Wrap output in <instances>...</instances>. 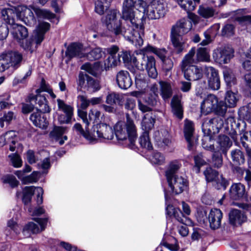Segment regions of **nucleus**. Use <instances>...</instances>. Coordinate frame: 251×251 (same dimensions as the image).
<instances>
[{
    "mask_svg": "<svg viewBox=\"0 0 251 251\" xmlns=\"http://www.w3.org/2000/svg\"><path fill=\"white\" fill-rule=\"evenodd\" d=\"M65 54L69 60L73 57L79 58L85 57V53L83 52V49L82 46L76 43H73L69 46Z\"/></svg>",
    "mask_w": 251,
    "mask_h": 251,
    "instance_id": "nucleus-20",
    "label": "nucleus"
},
{
    "mask_svg": "<svg viewBox=\"0 0 251 251\" xmlns=\"http://www.w3.org/2000/svg\"><path fill=\"white\" fill-rule=\"evenodd\" d=\"M204 175L206 180L211 182L216 180L219 176V173L218 171L213 170L211 167H208L204 171Z\"/></svg>",
    "mask_w": 251,
    "mask_h": 251,
    "instance_id": "nucleus-55",
    "label": "nucleus"
},
{
    "mask_svg": "<svg viewBox=\"0 0 251 251\" xmlns=\"http://www.w3.org/2000/svg\"><path fill=\"white\" fill-rule=\"evenodd\" d=\"M166 211L167 215L170 217H174L179 222L184 225L178 227V232L183 237L187 236L189 229L187 226L191 225L192 221L188 217L184 216L179 209L175 208L172 205H168L166 208Z\"/></svg>",
    "mask_w": 251,
    "mask_h": 251,
    "instance_id": "nucleus-6",
    "label": "nucleus"
},
{
    "mask_svg": "<svg viewBox=\"0 0 251 251\" xmlns=\"http://www.w3.org/2000/svg\"><path fill=\"white\" fill-rule=\"evenodd\" d=\"M66 127L62 126L55 127L53 130L50 132V136L54 139H58L61 138L65 133Z\"/></svg>",
    "mask_w": 251,
    "mask_h": 251,
    "instance_id": "nucleus-60",
    "label": "nucleus"
},
{
    "mask_svg": "<svg viewBox=\"0 0 251 251\" xmlns=\"http://www.w3.org/2000/svg\"><path fill=\"white\" fill-rule=\"evenodd\" d=\"M114 130L118 140H128L129 147L133 148L137 135L136 126L132 120L127 119L126 124L118 122L115 125Z\"/></svg>",
    "mask_w": 251,
    "mask_h": 251,
    "instance_id": "nucleus-2",
    "label": "nucleus"
},
{
    "mask_svg": "<svg viewBox=\"0 0 251 251\" xmlns=\"http://www.w3.org/2000/svg\"><path fill=\"white\" fill-rule=\"evenodd\" d=\"M119 13V11L115 9L109 11L105 17L104 22L108 30L116 35L122 34L129 40L130 34L132 33L131 29L121 27V21L117 19V15Z\"/></svg>",
    "mask_w": 251,
    "mask_h": 251,
    "instance_id": "nucleus-3",
    "label": "nucleus"
},
{
    "mask_svg": "<svg viewBox=\"0 0 251 251\" xmlns=\"http://www.w3.org/2000/svg\"><path fill=\"white\" fill-rule=\"evenodd\" d=\"M57 102L59 110L62 111L65 114L73 116L74 108L72 106L66 104L63 100L59 99L57 100Z\"/></svg>",
    "mask_w": 251,
    "mask_h": 251,
    "instance_id": "nucleus-41",
    "label": "nucleus"
},
{
    "mask_svg": "<svg viewBox=\"0 0 251 251\" xmlns=\"http://www.w3.org/2000/svg\"><path fill=\"white\" fill-rule=\"evenodd\" d=\"M21 53L16 51H5L0 54V72H3L10 67L18 68L22 61Z\"/></svg>",
    "mask_w": 251,
    "mask_h": 251,
    "instance_id": "nucleus-5",
    "label": "nucleus"
},
{
    "mask_svg": "<svg viewBox=\"0 0 251 251\" xmlns=\"http://www.w3.org/2000/svg\"><path fill=\"white\" fill-rule=\"evenodd\" d=\"M171 40L177 52L178 53L181 52L184 48L185 42L182 35L171 32Z\"/></svg>",
    "mask_w": 251,
    "mask_h": 251,
    "instance_id": "nucleus-33",
    "label": "nucleus"
},
{
    "mask_svg": "<svg viewBox=\"0 0 251 251\" xmlns=\"http://www.w3.org/2000/svg\"><path fill=\"white\" fill-rule=\"evenodd\" d=\"M50 28V24L47 22H41L39 23L38 27L33 36V41L37 45H39L44 39V35Z\"/></svg>",
    "mask_w": 251,
    "mask_h": 251,
    "instance_id": "nucleus-24",
    "label": "nucleus"
},
{
    "mask_svg": "<svg viewBox=\"0 0 251 251\" xmlns=\"http://www.w3.org/2000/svg\"><path fill=\"white\" fill-rule=\"evenodd\" d=\"M224 78L227 86L231 87L236 83V79L232 71L229 69H226L223 72Z\"/></svg>",
    "mask_w": 251,
    "mask_h": 251,
    "instance_id": "nucleus-44",
    "label": "nucleus"
},
{
    "mask_svg": "<svg viewBox=\"0 0 251 251\" xmlns=\"http://www.w3.org/2000/svg\"><path fill=\"white\" fill-rule=\"evenodd\" d=\"M31 8L39 18L50 19L54 18L55 17L54 14L47 10L41 9L34 6H32Z\"/></svg>",
    "mask_w": 251,
    "mask_h": 251,
    "instance_id": "nucleus-43",
    "label": "nucleus"
},
{
    "mask_svg": "<svg viewBox=\"0 0 251 251\" xmlns=\"http://www.w3.org/2000/svg\"><path fill=\"white\" fill-rule=\"evenodd\" d=\"M197 61H209L210 56L208 50L205 48H201L198 50L197 54Z\"/></svg>",
    "mask_w": 251,
    "mask_h": 251,
    "instance_id": "nucleus-50",
    "label": "nucleus"
},
{
    "mask_svg": "<svg viewBox=\"0 0 251 251\" xmlns=\"http://www.w3.org/2000/svg\"><path fill=\"white\" fill-rule=\"evenodd\" d=\"M148 81L144 75H139L135 77V84L139 89H145L147 87Z\"/></svg>",
    "mask_w": 251,
    "mask_h": 251,
    "instance_id": "nucleus-57",
    "label": "nucleus"
},
{
    "mask_svg": "<svg viewBox=\"0 0 251 251\" xmlns=\"http://www.w3.org/2000/svg\"><path fill=\"white\" fill-rule=\"evenodd\" d=\"M96 63L92 64L89 63H86L81 67V69L86 71L90 74L96 76L97 75V70L95 67Z\"/></svg>",
    "mask_w": 251,
    "mask_h": 251,
    "instance_id": "nucleus-63",
    "label": "nucleus"
},
{
    "mask_svg": "<svg viewBox=\"0 0 251 251\" xmlns=\"http://www.w3.org/2000/svg\"><path fill=\"white\" fill-rule=\"evenodd\" d=\"M227 106L228 105L223 101L218 102L217 107L214 111H215L218 115L223 116L226 112Z\"/></svg>",
    "mask_w": 251,
    "mask_h": 251,
    "instance_id": "nucleus-61",
    "label": "nucleus"
},
{
    "mask_svg": "<svg viewBox=\"0 0 251 251\" xmlns=\"http://www.w3.org/2000/svg\"><path fill=\"white\" fill-rule=\"evenodd\" d=\"M1 180L3 183L9 184L12 188H15L19 185V182L16 178L12 175H6L1 178Z\"/></svg>",
    "mask_w": 251,
    "mask_h": 251,
    "instance_id": "nucleus-52",
    "label": "nucleus"
},
{
    "mask_svg": "<svg viewBox=\"0 0 251 251\" xmlns=\"http://www.w3.org/2000/svg\"><path fill=\"white\" fill-rule=\"evenodd\" d=\"M223 213L219 209H213L208 215V221L210 227L213 229L219 228L221 225V220Z\"/></svg>",
    "mask_w": 251,
    "mask_h": 251,
    "instance_id": "nucleus-18",
    "label": "nucleus"
},
{
    "mask_svg": "<svg viewBox=\"0 0 251 251\" xmlns=\"http://www.w3.org/2000/svg\"><path fill=\"white\" fill-rule=\"evenodd\" d=\"M178 4L187 12L193 11L196 7V4L192 0H177Z\"/></svg>",
    "mask_w": 251,
    "mask_h": 251,
    "instance_id": "nucleus-51",
    "label": "nucleus"
},
{
    "mask_svg": "<svg viewBox=\"0 0 251 251\" xmlns=\"http://www.w3.org/2000/svg\"><path fill=\"white\" fill-rule=\"evenodd\" d=\"M138 1L134 0H124L122 5L121 18L125 21L128 28L131 29L129 40L137 47L143 44L142 37L144 35V15L139 19L135 15V6Z\"/></svg>",
    "mask_w": 251,
    "mask_h": 251,
    "instance_id": "nucleus-1",
    "label": "nucleus"
},
{
    "mask_svg": "<svg viewBox=\"0 0 251 251\" xmlns=\"http://www.w3.org/2000/svg\"><path fill=\"white\" fill-rule=\"evenodd\" d=\"M227 133L230 136L234 142L237 140V132H239L240 124L236 123L234 117H229L226 120Z\"/></svg>",
    "mask_w": 251,
    "mask_h": 251,
    "instance_id": "nucleus-22",
    "label": "nucleus"
},
{
    "mask_svg": "<svg viewBox=\"0 0 251 251\" xmlns=\"http://www.w3.org/2000/svg\"><path fill=\"white\" fill-rule=\"evenodd\" d=\"M218 99L213 94L208 95L201 103V112L207 115L214 111L217 107Z\"/></svg>",
    "mask_w": 251,
    "mask_h": 251,
    "instance_id": "nucleus-14",
    "label": "nucleus"
},
{
    "mask_svg": "<svg viewBox=\"0 0 251 251\" xmlns=\"http://www.w3.org/2000/svg\"><path fill=\"white\" fill-rule=\"evenodd\" d=\"M230 157L233 165H242L245 162L244 153L239 149L231 151Z\"/></svg>",
    "mask_w": 251,
    "mask_h": 251,
    "instance_id": "nucleus-29",
    "label": "nucleus"
},
{
    "mask_svg": "<svg viewBox=\"0 0 251 251\" xmlns=\"http://www.w3.org/2000/svg\"><path fill=\"white\" fill-rule=\"evenodd\" d=\"M211 163L215 168H220L223 164V156L220 152L214 151L212 155Z\"/></svg>",
    "mask_w": 251,
    "mask_h": 251,
    "instance_id": "nucleus-49",
    "label": "nucleus"
},
{
    "mask_svg": "<svg viewBox=\"0 0 251 251\" xmlns=\"http://www.w3.org/2000/svg\"><path fill=\"white\" fill-rule=\"evenodd\" d=\"M194 161L195 165L194 169L196 170V172L199 173L200 172V167L206 164V161L203 158V155L201 153L194 156Z\"/></svg>",
    "mask_w": 251,
    "mask_h": 251,
    "instance_id": "nucleus-58",
    "label": "nucleus"
},
{
    "mask_svg": "<svg viewBox=\"0 0 251 251\" xmlns=\"http://www.w3.org/2000/svg\"><path fill=\"white\" fill-rule=\"evenodd\" d=\"M155 121V119L152 117L145 115L142 122V127L144 132L149 133V131L153 127Z\"/></svg>",
    "mask_w": 251,
    "mask_h": 251,
    "instance_id": "nucleus-40",
    "label": "nucleus"
},
{
    "mask_svg": "<svg viewBox=\"0 0 251 251\" xmlns=\"http://www.w3.org/2000/svg\"><path fill=\"white\" fill-rule=\"evenodd\" d=\"M123 95L116 92L109 93L106 96L105 102L109 105H122L123 103Z\"/></svg>",
    "mask_w": 251,
    "mask_h": 251,
    "instance_id": "nucleus-30",
    "label": "nucleus"
},
{
    "mask_svg": "<svg viewBox=\"0 0 251 251\" xmlns=\"http://www.w3.org/2000/svg\"><path fill=\"white\" fill-rule=\"evenodd\" d=\"M19 9V18L26 25L33 26L36 23V20L34 16L32 11L26 6H22Z\"/></svg>",
    "mask_w": 251,
    "mask_h": 251,
    "instance_id": "nucleus-16",
    "label": "nucleus"
},
{
    "mask_svg": "<svg viewBox=\"0 0 251 251\" xmlns=\"http://www.w3.org/2000/svg\"><path fill=\"white\" fill-rule=\"evenodd\" d=\"M138 4L140 7L142 8L144 14L146 12V15L150 19H159L163 17L166 13L164 5L158 1H154L149 5L147 10L145 9L146 3L143 0H138Z\"/></svg>",
    "mask_w": 251,
    "mask_h": 251,
    "instance_id": "nucleus-7",
    "label": "nucleus"
},
{
    "mask_svg": "<svg viewBox=\"0 0 251 251\" xmlns=\"http://www.w3.org/2000/svg\"><path fill=\"white\" fill-rule=\"evenodd\" d=\"M182 71L184 73V77L189 81L198 80L203 76V71L201 68L197 66H189Z\"/></svg>",
    "mask_w": 251,
    "mask_h": 251,
    "instance_id": "nucleus-13",
    "label": "nucleus"
},
{
    "mask_svg": "<svg viewBox=\"0 0 251 251\" xmlns=\"http://www.w3.org/2000/svg\"><path fill=\"white\" fill-rule=\"evenodd\" d=\"M116 82L118 86L122 89H127L131 87L132 81L127 71L121 70L116 75Z\"/></svg>",
    "mask_w": 251,
    "mask_h": 251,
    "instance_id": "nucleus-17",
    "label": "nucleus"
},
{
    "mask_svg": "<svg viewBox=\"0 0 251 251\" xmlns=\"http://www.w3.org/2000/svg\"><path fill=\"white\" fill-rule=\"evenodd\" d=\"M171 105L173 113L179 119L183 116L182 107L180 99L178 96H174L171 100Z\"/></svg>",
    "mask_w": 251,
    "mask_h": 251,
    "instance_id": "nucleus-32",
    "label": "nucleus"
},
{
    "mask_svg": "<svg viewBox=\"0 0 251 251\" xmlns=\"http://www.w3.org/2000/svg\"><path fill=\"white\" fill-rule=\"evenodd\" d=\"M102 55V53L100 48H95L91 50L87 54H85V57L88 60L94 61L100 59Z\"/></svg>",
    "mask_w": 251,
    "mask_h": 251,
    "instance_id": "nucleus-53",
    "label": "nucleus"
},
{
    "mask_svg": "<svg viewBox=\"0 0 251 251\" xmlns=\"http://www.w3.org/2000/svg\"><path fill=\"white\" fill-rule=\"evenodd\" d=\"M14 117V114L12 111H9L7 113L4 114L3 116L0 118V126L1 127H4V122H5L7 124H9Z\"/></svg>",
    "mask_w": 251,
    "mask_h": 251,
    "instance_id": "nucleus-64",
    "label": "nucleus"
},
{
    "mask_svg": "<svg viewBox=\"0 0 251 251\" xmlns=\"http://www.w3.org/2000/svg\"><path fill=\"white\" fill-rule=\"evenodd\" d=\"M34 220L41 226V230L38 225L33 222H30L25 226L24 230H26L30 231L33 233H37L44 230L47 223V219L35 218Z\"/></svg>",
    "mask_w": 251,
    "mask_h": 251,
    "instance_id": "nucleus-26",
    "label": "nucleus"
},
{
    "mask_svg": "<svg viewBox=\"0 0 251 251\" xmlns=\"http://www.w3.org/2000/svg\"><path fill=\"white\" fill-rule=\"evenodd\" d=\"M114 137V133L112 127L105 124L100 123L93 127L92 130V142L98 138L112 140Z\"/></svg>",
    "mask_w": 251,
    "mask_h": 251,
    "instance_id": "nucleus-8",
    "label": "nucleus"
},
{
    "mask_svg": "<svg viewBox=\"0 0 251 251\" xmlns=\"http://www.w3.org/2000/svg\"><path fill=\"white\" fill-rule=\"evenodd\" d=\"M120 64V60L117 56H109L104 61V67L106 70L115 67Z\"/></svg>",
    "mask_w": 251,
    "mask_h": 251,
    "instance_id": "nucleus-45",
    "label": "nucleus"
},
{
    "mask_svg": "<svg viewBox=\"0 0 251 251\" xmlns=\"http://www.w3.org/2000/svg\"><path fill=\"white\" fill-rule=\"evenodd\" d=\"M1 14L3 20L7 24L13 26L16 25L15 24V18L17 15L15 7L3 9L1 11Z\"/></svg>",
    "mask_w": 251,
    "mask_h": 251,
    "instance_id": "nucleus-27",
    "label": "nucleus"
},
{
    "mask_svg": "<svg viewBox=\"0 0 251 251\" xmlns=\"http://www.w3.org/2000/svg\"><path fill=\"white\" fill-rule=\"evenodd\" d=\"M169 185L175 194L181 193L187 186V181L181 176H175L167 179Z\"/></svg>",
    "mask_w": 251,
    "mask_h": 251,
    "instance_id": "nucleus-12",
    "label": "nucleus"
},
{
    "mask_svg": "<svg viewBox=\"0 0 251 251\" xmlns=\"http://www.w3.org/2000/svg\"><path fill=\"white\" fill-rule=\"evenodd\" d=\"M117 57L120 60V63L122 61L125 63H127L129 62L131 60H132L133 58L131 57L130 53L127 51H122L119 52L117 54Z\"/></svg>",
    "mask_w": 251,
    "mask_h": 251,
    "instance_id": "nucleus-62",
    "label": "nucleus"
},
{
    "mask_svg": "<svg viewBox=\"0 0 251 251\" xmlns=\"http://www.w3.org/2000/svg\"><path fill=\"white\" fill-rule=\"evenodd\" d=\"M233 50L228 46H222L215 50L213 53L215 60L220 64H226L234 55Z\"/></svg>",
    "mask_w": 251,
    "mask_h": 251,
    "instance_id": "nucleus-10",
    "label": "nucleus"
},
{
    "mask_svg": "<svg viewBox=\"0 0 251 251\" xmlns=\"http://www.w3.org/2000/svg\"><path fill=\"white\" fill-rule=\"evenodd\" d=\"M35 101L37 106L36 108L37 111L41 113H48L50 112V108L47 103V100L45 97L41 95L32 96L29 98L30 102Z\"/></svg>",
    "mask_w": 251,
    "mask_h": 251,
    "instance_id": "nucleus-23",
    "label": "nucleus"
},
{
    "mask_svg": "<svg viewBox=\"0 0 251 251\" xmlns=\"http://www.w3.org/2000/svg\"><path fill=\"white\" fill-rule=\"evenodd\" d=\"M238 99L235 93L231 91H227L225 97V103L229 107H234L237 102Z\"/></svg>",
    "mask_w": 251,
    "mask_h": 251,
    "instance_id": "nucleus-46",
    "label": "nucleus"
},
{
    "mask_svg": "<svg viewBox=\"0 0 251 251\" xmlns=\"http://www.w3.org/2000/svg\"><path fill=\"white\" fill-rule=\"evenodd\" d=\"M223 125V119L220 117H207L203 120L202 130L204 135H210L221 128Z\"/></svg>",
    "mask_w": 251,
    "mask_h": 251,
    "instance_id": "nucleus-9",
    "label": "nucleus"
},
{
    "mask_svg": "<svg viewBox=\"0 0 251 251\" xmlns=\"http://www.w3.org/2000/svg\"><path fill=\"white\" fill-rule=\"evenodd\" d=\"M235 26L232 24H226L222 29L221 35L224 37H230L234 34Z\"/></svg>",
    "mask_w": 251,
    "mask_h": 251,
    "instance_id": "nucleus-56",
    "label": "nucleus"
},
{
    "mask_svg": "<svg viewBox=\"0 0 251 251\" xmlns=\"http://www.w3.org/2000/svg\"><path fill=\"white\" fill-rule=\"evenodd\" d=\"M199 14L204 18H209L213 17L215 10L212 7L200 6L198 10Z\"/></svg>",
    "mask_w": 251,
    "mask_h": 251,
    "instance_id": "nucleus-47",
    "label": "nucleus"
},
{
    "mask_svg": "<svg viewBox=\"0 0 251 251\" xmlns=\"http://www.w3.org/2000/svg\"><path fill=\"white\" fill-rule=\"evenodd\" d=\"M85 88L90 93H94L100 88L99 81L91 77L87 76V82L85 85Z\"/></svg>",
    "mask_w": 251,
    "mask_h": 251,
    "instance_id": "nucleus-37",
    "label": "nucleus"
},
{
    "mask_svg": "<svg viewBox=\"0 0 251 251\" xmlns=\"http://www.w3.org/2000/svg\"><path fill=\"white\" fill-rule=\"evenodd\" d=\"M218 145L220 150L224 155H226L227 151L232 145L228 137L226 135H220L218 140Z\"/></svg>",
    "mask_w": 251,
    "mask_h": 251,
    "instance_id": "nucleus-35",
    "label": "nucleus"
},
{
    "mask_svg": "<svg viewBox=\"0 0 251 251\" xmlns=\"http://www.w3.org/2000/svg\"><path fill=\"white\" fill-rule=\"evenodd\" d=\"M132 61L139 69L146 70L149 77L152 78L157 77L158 73L154 57L140 53L133 57Z\"/></svg>",
    "mask_w": 251,
    "mask_h": 251,
    "instance_id": "nucleus-4",
    "label": "nucleus"
},
{
    "mask_svg": "<svg viewBox=\"0 0 251 251\" xmlns=\"http://www.w3.org/2000/svg\"><path fill=\"white\" fill-rule=\"evenodd\" d=\"M192 27V24L191 21L187 19H182L173 26L171 32L183 35L188 33Z\"/></svg>",
    "mask_w": 251,
    "mask_h": 251,
    "instance_id": "nucleus-15",
    "label": "nucleus"
},
{
    "mask_svg": "<svg viewBox=\"0 0 251 251\" xmlns=\"http://www.w3.org/2000/svg\"><path fill=\"white\" fill-rule=\"evenodd\" d=\"M39 173L33 172L31 175L21 178L22 181L25 184L33 183L37 181Z\"/></svg>",
    "mask_w": 251,
    "mask_h": 251,
    "instance_id": "nucleus-59",
    "label": "nucleus"
},
{
    "mask_svg": "<svg viewBox=\"0 0 251 251\" xmlns=\"http://www.w3.org/2000/svg\"><path fill=\"white\" fill-rule=\"evenodd\" d=\"M195 54V48H192L189 52L183 58L181 64V70L187 68L189 66L193 65L194 63L197 62V60L194 58Z\"/></svg>",
    "mask_w": 251,
    "mask_h": 251,
    "instance_id": "nucleus-36",
    "label": "nucleus"
},
{
    "mask_svg": "<svg viewBox=\"0 0 251 251\" xmlns=\"http://www.w3.org/2000/svg\"><path fill=\"white\" fill-rule=\"evenodd\" d=\"M43 113L38 111L33 113L30 117V120L36 126L42 129H46L48 125V122Z\"/></svg>",
    "mask_w": 251,
    "mask_h": 251,
    "instance_id": "nucleus-25",
    "label": "nucleus"
},
{
    "mask_svg": "<svg viewBox=\"0 0 251 251\" xmlns=\"http://www.w3.org/2000/svg\"><path fill=\"white\" fill-rule=\"evenodd\" d=\"M35 189L33 186H26L23 188L22 201L25 205L30 202Z\"/></svg>",
    "mask_w": 251,
    "mask_h": 251,
    "instance_id": "nucleus-39",
    "label": "nucleus"
},
{
    "mask_svg": "<svg viewBox=\"0 0 251 251\" xmlns=\"http://www.w3.org/2000/svg\"><path fill=\"white\" fill-rule=\"evenodd\" d=\"M12 34L13 37L18 42L21 41L25 40L28 36L27 29L24 26L16 24L13 27Z\"/></svg>",
    "mask_w": 251,
    "mask_h": 251,
    "instance_id": "nucleus-28",
    "label": "nucleus"
},
{
    "mask_svg": "<svg viewBox=\"0 0 251 251\" xmlns=\"http://www.w3.org/2000/svg\"><path fill=\"white\" fill-rule=\"evenodd\" d=\"M204 72L209 88L213 90H218L220 87V80L217 70L212 67H205Z\"/></svg>",
    "mask_w": 251,
    "mask_h": 251,
    "instance_id": "nucleus-11",
    "label": "nucleus"
},
{
    "mask_svg": "<svg viewBox=\"0 0 251 251\" xmlns=\"http://www.w3.org/2000/svg\"><path fill=\"white\" fill-rule=\"evenodd\" d=\"M74 128L78 132V134L82 135L86 139L92 142V130L89 131L87 127V131L84 130L80 124H75L74 126Z\"/></svg>",
    "mask_w": 251,
    "mask_h": 251,
    "instance_id": "nucleus-48",
    "label": "nucleus"
},
{
    "mask_svg": "<svg viewBox=\"0 0 251 251\" xmlns=\"http://www.w3.org/2000/svg\"><path fill=\"white\" fill-rule=\"evenodd\" d=\"M245 186L241 183L232 185L229 190V197L233 200H239L246 196Z\"/></svg>",
    "mask_w": 251,
    "mask_h": 251,
    "instance_id": "nucleus-21",
    "label": "nucleus"
},
{
    "mask_svg": "<svg viewBox=\"0 0 251 251\" xmlns=\"http://www.w3.org/2000/svg\"><path fill=\"white\" fill-rule=\"evenodd\" d=\"M160 94L163 100H166L170 98L173 95V91L170 83L164 81L159 82Z\"/></svg>",
    "mask_w": 251,
    "mask_h": 251,
    "instance_id": "nucleus-31",
    "label": "nucleus"
},
{
    "mask_svg": "<svg viewBox=\"0 0 251 251\" xmlns=\"http://www.w3.org/2000/svg\"><path fill=\"white\" fill-rule=\"evenodd\" d=\"M18 140L17 136L15 131L10 130L6 132L0 137V142H2L3 145L12 144L15 145Z\"/></svg>",
    "mask_w": 251,
    "mask_h": 251,
    "instance_id": "nucleus-38",
    "label": "nucleus"
},
{
    "mask_svg": "<svg viewBox=\"0 0 251 251\" xmlns=\"http://www.w3.org/2000/svg\"><path fill=\"white\" fill-rule=\"evenodd\" d=\"M139 142L142 148L147 149L148 150L152 149V146L150 141L149 133L148 132H144L143 135L140 138Z\"/></svg>",
    "mask_w": 251,
    "mask_h": 251,
    "instance_id": "nucleus-54",
    "label": "nucleus"
},
{
    "mask_svg": "<svg viewBox=\"0 0 251 251\" xmlns=\"http://www.w3.org/2000/svg\"><path fill=\"white\" fill-rule=\"evenodd\" d=\"M194 132V127L192 122L188 121L186 122L185 125L184 129V135L185 139L188 142V148L191 150L193 146V144L192 141V138L193 137Z\"/></svg>",
    "mask_w": 251,
    "mask_h": 251,
    "instance_id": "nucleus-34",
    "label": "nucleus"
},
{
    "mask_svg": "<svg viewBox=\"0 0 251 251\" xmlns=\"http://www.w3.org/2000/svg\"><path fill=\"white\" fill-rule=\"evenodd\" d=\"M230 223L234 226H239L247 221V217L243 211L234 209L229 213Z\"/></svg>",
    "mask_w": 251,
    "mask_h": 251,
    "instance_id": "nucleus-19",
    "label": "nucleus"
},
{
    "mask_svg": "<svg viewBox=\"0 0 251 251\" xmlns=\"http://www.w3.org/2000/svg\"><path fill=\"white\" fill-rule=\"evenodd\" d=\"M209 135H204L202 139V147L207 150L212 152L215 151L214 141Z\"/></svg>",
    "mask_w": 251,
    "mask_h": 251,
    "instance_id": "nucleus-42",
    "label": "nucleus"
}]
</instances>
